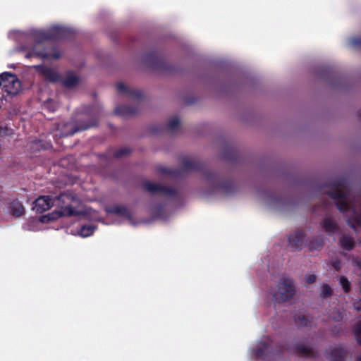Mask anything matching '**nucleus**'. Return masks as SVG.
<instances>
[{
	"mask_svg": "<svg viewBox=\"0 0 361 361\" xmlns=\"http://www.w3.org/2000/svg\"><path fill=\"white\" fill-rule=\"evenodd\" d=\"M305 233L302 230H296L288 237L289 245L294 250H300L303 246Z\"/></svg>",
	"mask_w": 361,
	"mask_h": 361,
	"instance_id": "nucleus-12",
	"label": "nucleus"
},
{
	"mask_svg": "<svg viewBox=\"0 0 361 361\" xmlns=\"http://www.w3.org/2000/svg\"><path fill=\"white\" fill-rule=\"evenodd\" d=\"M333 267H334V269L336 270V271H338L340 270V262L339 261H336L333 263Z\"/></svg>",
	"mask_w": 361,
	"mask_h": 361,
	"instance_id": "nucleus-38",
	"label": "nucleus"
},
{
	"mask_svg": "<svg viewBox=\"0 0 361 361\" xmlns=\"http://www.w3.org/2000/svg\"><path fill=\"white\" fill-rule=\"evenodd\" d=\"M151 131H152V133H153L154 134L161 133L163 131V128L161 126H159V127L153 126L151 128Z\"/></svg>",
	"mask_w": 361,
	"mask_h": 361,
	"instance_id": "nucleus-36",
	"label": "nucleus"
},
{
	"mask_svg": "<svg viewBox=\"0 0 361 361\" xmlns=\"http://www.w3.org/2000/svg\"><path fill=\"white\" fill-rule=\"evenodd\" d=\"M97 123V118H92L90 122L84 123L82 125H77L72 122L66 123L61 126L60 137L71 136L78 132L85 130L96 126Z\"/></svg>",
	"mask_w": 361,
	"mask_h": 361,
	"instance_id": "nucleus-8",
	"label": "nucleus"
},
{
	"mask_svg": "<svg viewBox=\"0 0 361 361\" xmlns=\"http://www.w3.org/2000/svg\"><path fill=\"white\" fill-rule=\"evenodd\" d=\"M143 188L153 195L161 194L170 197H175L177 195V190L175 188L164 186L149 180L143 183Z\"/></svg>",
	"mask_w": 361,
	"mask_h": 361,
	"instance_id": "nucleus-9",
	"label": "nucleus"
},
{
	"mask_svg": "<svg viewBox=\"0 0 361 361\" xmlns=\"http://www.w3.org/2000/svg\"><path fill=\"white\" fill-rule=\"evenodd\" d=\"M109 213L116 214L119 216H125L128 219H131L132 215L129 209L123 205H115L109 209Z\"/></svg>",
	"mask_w": 361,
	"mask_h": 361,
	"instance_id": "nucleus-18",
	"label": "nucleus"
},
{
	"mask_svg": "<svg viewBox=\"0 0 361 361\" xmlns=\"http://www.w3.org/2000/svg\"><path fill=\"white\" fill-rule=\"evenodd\" d=\"M11 213L13 216L19 217L25 214V208L18 200H13L10 204Z\"/></svg>",
	"mask_w": 361,
	"mask_h": 361,
	"instance_id": "nucleus-19",
	"label": "nucleus"
},
{
	"mask_svg": "<svg viewBox=\"0 0 361 361\" xmlns=\"http://www.w3.org/2000/svg\"><path fill=\"white\" fill-rule=\"evenodd\" d=\"M54 205V199L49 195L40 196L34 202V209L37 212L42 213Z\"/></svg>",
	"mask_w": 361,
	"mask_h": 361,
	"instance_id": "nucleus-11",
	"label": "nucleus"
},
{
	"mask_svg": "<svg viewBox=\"0 0 361 361\" xmlns=\"http://www.w3.org/2000/svg\"><path fill=\"white\" fill-rule=\"evenodd\" d=\"M145 62L151 68L162 71H173V67L168 64L157 51H152L145 56Z\"/></svg>",
	"mask_w": 361,
	"mask_h": 361,
	"instance_id": "nucleus-7",
	"label": "nucleus"
},
{
	"mask_svg": "<svg viewBox=\"0 0 361 361\" xmlns=\"http://www.w3.org/2000/svg\"><path fill=\"white\" fill-rule=\"evenodd\" d=\"M63 86L67 89H72L75 87L80 82V78L73 71H67L65 78L61 79V81Z\"/></svg>",
	"mask_w": 361,
	"mask_h": 361,
	"instance_id": "nucleus-15",
	"label": "nucleus"
},
{
	"mask_svg": "<svg viewBox=\"0 0 361 361\" xmlns=\"http://www.w3.org/2000/svg\"><path fill=\"white\" fill-rule=\"evenodd\" d=\"M116 90L118 93L126 94L132 99L141 100L143 97V93L142 91L135 89H130L122 82H119L117 84Z\"/></svg>",
	"mask_w": 361,
	"mask_h": 361,
	"instance_id": "nucleus-13",
	"label": "nucleus"
},
{
	"mask_svg": "<svg viewBox=\"0 0 361 361\" xmlns=\"http://www.w3.org/2000/svg\"><path fill=\"white\" fill-rule=\"evenodd\" d=\"M316 280V276L314 274H307L305 276V282L308 284L314 283Z\"/></svg>",
	"mask_w": 361,
	"mask_h": 361,
	"instance_id": "nucleus-35",
	"label": "nucleus"
},
{
	"mask_svg": "<svg viewBox=\"0 0 361 361\" xmlns=\"http://www.w3.org/2000/svg\"><path fill=\"white\" fill-rule=\"evenodd\" d=\"M180 121L179 118L173 117L171 119H169L168 124L166 126V129L169 131H173L180 126Z\"/></svg>",
	"mask_w": 361,
	"mask_h": 361,
	"instance_id": "nucleus-27",
	"label": "nucleus"
},
{
	"mask_svg": "<svg viewBox=\"0 0 361 361\" xmlns=\"http://www.w3.org/2000/svg\"><path fill=\"white\" fill-rule=\"evenodd\" d=\"M44 108L49 109L50 111H54L56 110V104H44Z\"/></svg>",
	"mask_w": 361,
	"mask_h": 361,
	"instance_id": "nucleus-37",
	"label": "nucleus"
},
{
	"mask_svg": "<svg viewBox=\"0 0 361 361\" xmlns=\"http://www.w3.org/2000/svg\"><path fill=\"white\" fill-rule=\"evenodd\" d=\"M333 290L328 284H324L322 286L321 295L324 298L329 297L332 295Z\"/></svg>",
	"mask_w": 361,
	"mask_h": 361,
	"instance_id": "nucleus-31",
	"label": "nucleus"
},
{
	"mask_svg": "<svg viewBox=\"0 0 361 361\" xmlns=\"http://www.w3.org/2000/svg\"><path fill=\"white\" fill-rule=\"evenodd\" d=\"M350 44L353 47L361 49V36L352 37L350 39Z\"/></svg>",
	"mask_w": 361,
	"mask_h": 361,
	"instance_id": "nucleus-32",
	"label": "nucleus"
},
{
	"mask_svg": "<svg viewBox=\"0 0 361 361\" xmlns=\"http://www.w3.org/2000/svg\"><path fill=\"white\" fill-rule=\"evenodd\" d=\"M181 165L182 167L180 169L159 166L157 170L161 175L171 177H180L183 173L186 172H201L204 175V178L214 189H220L226 195L234 193L235 190L234 183L231 180H222L216 173L207 170L206 166L203 162L184 157L181 159Z\"/></svg>",
	"mask_w": 361,
	"mask_h": 361,
	"instance_id": "nucleus-1",
	"label": "nucleus"
},
{
	"mask_svg": "<svg viewBox=\"0 0 361 361\" xmlns=\"http://www.w3.org/2000/svg\"><path fill=\"white\" fill-rule=\"evenodd\" d=\"M32 148L39 150L40 149H46L47 146H44L42 141L37 140L32 143Z\"/></svg>",
	"mask_w": 361,
	"mask_h": 361,
	"instance_id": "nucleus-34",
	"label": "nucleus"
},
{
	"mask_svg": "<svg viewBox=\"0 0 361 361\" xmlns=\"http://www.w3.org/2000/svg\"><path fill=\"white\" fill-rule=\"evenodd\" d=\"M238 157V152L232 147H228L225 149L223 158L229 161H235Z\"/></svg>",
	"mask_w": 361,
	"mask_h": 361,
	"instance_id": "nucleus-24",
	"label": "nucleus"
},
{
	"mask_svg": "<svg viewBox=\"0 0 361 361\" xmlns=\"http://www.w3.org/2000/svg\"><path fill=\"white\" fill-rule=\"evenodd\" d=\"M138 111V106L120 105L115 109L114 114L120 116L127 117L135 115Z\"/></svg>",
	"mask_w": 361,
	"mask_h": 361,
	"instance_id": "nucleus-16",
	"label": "nucleus"
},
{
	"mask_svg": "<svg viewBox=\"0 0 361 361\" xmlns=\"http://www.w3.org/2000/svg\"><path fill=\"white\" fill-rule=\"evenodd\" d=\"M295 322L297 326L307 327L310 326L311 320L308 319L305 315H298L295 319Z\"/></svg>",
	"mask_w": 361,
	"mask_h": 361,
	"instance_id": "nucleus-26",
	"label": "nucleus"
},
{
	"mask_svg": "<svg viewBox=\"0 0 361 361\" xmlns=\"http://www.w3.org/2000/svg\"><path fill=\"white\" fill-rule=\"evenodd\" d=\"M331 361H345L346 352L342 348L333 349L330 354Z\"/></svg>",
	"mask_w": 361,
	"mask_h": 361,
	"instance_id": "nucleus-22",
	"label": "nucleus"
},
{
	"mask_svg": "<svg viewBox=\"0 0 361 361\" xmlns=\"http://www.w3.org/2000/svg\"><path fill=\"white\" fill-rule=\"evenodd\" d=\"M339 244L341 247L347 251H350L354 249L355 246L353 238L350 236L343 235L339 240Z\"/></svg>",
	"mask_w": 361,
	"mask_h": 361,
	"instance_id": "nucleus-20",
	"label": "nucleus"
},
{
	"mask_svg": "<svg viewBox=\"0 0 361 361\" xmlns=\"http://www.w3.org/2000/svg\"><path fill=\"white\" fill-rule=\"evenodd\" d=\"M286 350L290 351V349L284 345L277 343L274 346V342L270 337L261 341L257 346L253 349V354L257 358L269 360L272 357L280 356Z\"/></svg>",
	"mask_w": 361,
	"mask_h": 361,
	"instance_id": "nucleus-4",
	"label": "nucleus"
},
{
	"mask_svg": "<svg viewBox=\"0 0 361 361\" xmlns=\"http://www.w3.org/2000/svg\"><path fill=\"white\" fill-rule=\"evenodd\" d=\"M360 219H361V215L356 218V222L359 225L360 224Z\"/></svg>",
	"mask_w": 361,
	"mask_h": 361,
	"instance_id": "nucleus-40",
	"label": "nucleus"
},
{
	"mask_svg": "<svg viewBox=\"0 0 361 361\" xmlns=\"http://www.w3.org/2000/svg\"><path fill=\"white\" fill-rule=\"evenodd\" d=\"M358 360L361 361V356L359 357Z\"/></svg>",
	"mask_w": 361,
	"mask_h": 361,
	"instance_id": "nucleus-42",
	"label": "nucleus"
},
{
	"mask_svg": "<svg viewBox=\"0 0 361 361\" xmlns=\"http://www.w3.org/2000/svg\"><path fill=\"white\" fill-rule=\"evenodd\" d=\"M54 205L59 208V211L49 214L47 217L49 221H54L61 216H76L82 214L73 207V203L78 202V197L75 194L71 191L61 192L55 196Z\"/></svg>",
	"mask_w": 361,
	"mask_h": 361,
	"instance_id": "nucleus-3",
	"label": "nucleus"
},
{
	"mask_svg": "<svg viewBox=\"0 0 361 361\" xmlns=\"http://www.w3.org/2000/svg\"><path fill=\"white\" fill-rule=\"evenodd\" d=\"M336 321H340L342 319V315L339 313L337 317L334 318Z\"/></svg>",
	"mask_w": 361,
	"mask_h": 361,
	"instance_id": "nucleus-39",
	"label": "nucleus"
},
{
	"mask_svg": "<svg viewBox=\"0 0 361 361\" xmlns=\"http://www.w3.org/2000/svg\"><path fill=\"white\" fill-rule=\"evenodd\" d=\"M34 68L46 80L54 83L61 81L60 74L54 69L44 65L35 66Z\"/></svg>",
	"mask_w": 361,
	"mask_h": 361,
	"instance_id": "nucleus-10",
	"label": "nucleus"
},
{
	"mask_svg": "<svg viewBox=\"0 0 361 361\" xmlns=\"http://www.w3.org/2000/svg\"><path fill=\"white\" fill-rule=\"evenodd\" d=\"M332 185L335 188L327 192V195L329 197L334 200H336L337 201L347 198V192L338 188L339 187L343 186L342 180H335L332 183Z\"/></svg>",
	"mask_w": 361,
	"mask_h": 361,
	"instance_id": "nucleus-14",
	"label": "nucleus"
},
{
	"mask_svg": "<svg viewBox=\"0 0 361 361\" xmlns=\"http://www.w3.org/2000/svg\"><path fill=\"white\" fill-rule=\"evenodd\" d=\"M321 225L324 230L327 233H334L338 229L337 224L331 218H324L322 221Z\"/></svg>",
	"mask_w": 361,
	"mask_h": 361,
	"instance_id": "nucleus-21",
	"label": "nucleus"
},
{
	"mask_svg": "<svg viewBox=\"0 0 361 361\" xmlns=\"http://www.w3.org/2000/svg\"><path fill=\"white\" fill-rule=\"evenodd\" d=\"M131 150L128 147H122L120 149H116L114 153V158H121L122 157H124L126 155H128L130 154Z\"/></svg>",
	"mask_w": 361,
	"mask_h": 361,
	"instance_id": "nucleus-30",
	"label": "nucleus"
},
{
	"mask_svg": "<svg viewBox=\"0 0 361 361\" xmlns=\"http://www.w3.org/2000/svg\"><path fill=\"white\" fill-rule=\"evenodd\" d=\"M336 207L340 212H345L349 210L350 204L345 199L339 200L336 202Z\"/></svg>",
	"mask_w": 361,
	"mask_h": 361,
	"instance_id": "nucleus-29",
	"label": "nucleus"
},
{
	"mask_svg": "<svg viewBox=\"0 0 361 361\" xmlns=\"http://www.w3.org/2000/svg\"><path fill=\"white\" fill-rule=\"evenodd\" d=\"M358 116L361 118V109L358 111Z\"/></svg>",
	"mask_w": 361,
	"mask_h": 361,
	"instance_id": "nucleus-41",
	"label": "nucleus"
},
{
	"mask_svg": "<svg viewBox=\"0 0 361 361\" xmlns=\"http://www.w3.org/2000/svg\"><path fill=\"white\" fill-rule=\"evenodd\" d=\"M0 87L8 95H16L21 90V82L15 74L4 72L0 74Z\"/></svg>",
	"mask_w": 361,
	"mask_h": 361,
	"instance_id": "nucleus-5",
	"label": "nucleus"
},
{
	"mask_svg": "<svg viewBox=\"0 0 361 361\" xmlns=\"http://www.w3.org/2000/svg\"><path fill=\"white\" fill-rule=\"evenodd\" d=\"M68 33V29L59 26L51 27L46 31H37L35 33V43L26 57L36 56L47 60L59 59L61 53L51 42L66 38Z\"/></svg>",
	"mask_w": 361,
	"mask_h": 361,
	"instance_id": "nucleus-2",
	"label": "nucleus"
},
{
	"mask_svg": "<svg viewBox=\"0 0 361 361\" xmlns=\"http://www.w3.org/2000/svg\"><path fill=\"white\" fill-rule=\"evenodd\" d=\"M293 353L300 357H315L314 352L310 348L305 346L302 344H296L293 348Z\"/></svg>",
	"mask_w": 361,
	"mask_h": 361,
	"instance_id": "nucleus-17",
	"label": "nucleus"
},
{
	"mask_svg": "<svg viewBox=\"0 0 361 361\" xmlns=\"http://www.w3.org/2000/svg\"><path fill=\"white\" fill-rule=\"evenodd\" d=\"M95 227L91 225H84L79 231L80 235L82 237H88L93 234Z\"/></svg>",
	"mask_w": 361,
	"mask_h": 361,
	"instance_id": "nucleus-25",
	"label": "nucleus"
},
{
	"mask_svg": "<svg viewBox=\"0 0 361 361\" xmlns=\"http://www.w3.org/2000/svg\"><path fill=\"white\" fill-rule=\"evenodd\" d=\"M354 332L357 343L361 345V322L355 325Z\"/></svg>",
	"mask_w": 361,
	"mask_h": 361,
	"instance_id": "nucleus-33",
	"label": "nucleus"
},
{
	"mask_svg": "<svg viewBox=\"0 0 361 361\" xmlns=\"http://www.w3.org/2000/svg\"><path fill=\"white\" fill-rule=\"evenodd\" d=\"M307 246L310 250H319L323 247V240L321 238L314 237L308 240Z\"/></svg>",
	"mask_w": 361,
	"mask_h": 361,
	"instance_id": "nucleus-23",
	"label": "nucleus"
},
{
	"mask_svg": "<svg viewBox=\"0 0 361 361\" xmlns=\"http://www.w3.org/2000/svg\"><path fill=\"white\" fill-rule=\"evenodd\" d=\"M295 294L293 281L289 279H283L278 284L277 290L272 293L275 302L278 303L289 300Z\"/></svg>",
	"mask_w": 361,
	"mask_h": 361,
	"instance_id": "nucleus-6",
	"label": "nucleus"
},
{
	"mask_svg": "<svg viewBox=\"0 0 361 361\" xmlns=\"http://www.w3.org/2000/svg\"><path fill=\"white\" fill-rule=\"evenodd\" d=\"M339 283H340L341 286H342L343 291L345 293H348L350 291V289H351L350 283L345 276H341L340 279H339Z\"/></svg>",
	"mask_w": 361,
	"mask_h": 361,
	"instance_id": "nucleus-28",
	"label": "nucleus"
}]
</instances>
